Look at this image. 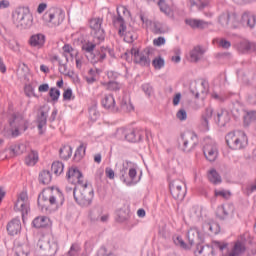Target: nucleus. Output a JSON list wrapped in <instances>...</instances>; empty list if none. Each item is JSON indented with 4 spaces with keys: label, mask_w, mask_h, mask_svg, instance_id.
Listing matches in <instances>:
<instances>
[{
    "label": "nucleus",
    "mask_w": 256,
    "mask_h": 256,
    "mask_svg": "<svg viewBox=\"0 0 256 256\" xmlns=\"http://www.w3.org/2000/svg\"><path fill=\"white\" fill-rule=\"evenodd\" d=\"M226 144L232 151H241L249 144L247 134L241 130L229 132L225 137Z\"/></svg>",
    "instance_id": "nucleus-1"
},
{
    "label": "nucleus",
    "mask_w": 256,
    "mask_h": 256,
    "mask_svg": "<svg viewBox=\"0 0 256 256\" xmlns=\"http://www.w3.org/2000/svg\"><path fill=\"white\" fill-rule=\"evenodd\" d=\"M73 195L76 203L80 205V207H89V205L93 203V188H89L87 183L76 186L73 189Z\"/></svg>",
    "instance_id": "nucleus-2"
},
{
    "label": "nucleus",
    "mask_w": 256,
    "mask_h": 256,
    "mask_svg": "<svg viewBox=\"0 0 256 256\" xmlns=\"http://www.w3.org/2000/svg\"><path fill=\"white\" fill-rule=\"evenodd\" d=\"M199 145V138L193 132H184L178 138V148L182 153H192Z\"/></svg>",
    "instance_id": "nucleus-3"
},
{
    "label": "nucleus",
    "mask_w": 256,
    "mask_h": 256,
    "mask_svg": "<svg viewBox=\"0 0 256 256\" xmlns=\"http://www.w3.org/2000/svg\"><path fill=\"white\" fill-rule=\"evenodd\" d=\"M95 47H97L95 43L86 42L82 45V51L86 53V57L91 61V63H102V61H105V53L107 49L105 46H102L96 54H94L93 52L95 51Z\"/></svg>",
    "instance_id": "nucleus-4"
},
{
    "label": "nucleus",
    "mask_w": 256,
    "mask_h": 256,
    "mask_svg": "<svg viewBox=\"0 0 256 256\" xmlns=\"http://www.w3.org/2000/svg\"><path fill=\"white\" fill-rule=\"evenodd\" d=\"M129 55L134 57V63L141 65L142 67H149L151 65V48H145L142 52H139L136 48H132L130 52H126L124 57L126 61H129Z\"/></svg>",
    "instance_id": "nucleus-5"
},
{
    "label": "nucleus",
    "mask_w": 256,
    "mask_h": 256,
    "mask_svg": "<svg viewBox=\"0 0 256 256\" xmlns=\"http://www.w3.org/2000/svg\"><path fill=\"white\" fill-rule=\"evenodd\" d=\"M63 203H65V197L59 190L55 195L47 197L45 194H43L42 196L38 197V205L42 209H47L49 205H52L54 209H59V207H62Z\"/></svg>",
    "instance_id": "nucleus-6"
},
{
    "label": "nucleus",
    "mask_w": 256,
    "mask_h": 256,
    "mask_svg": "<svg viewBox=\"0 0 256 256\" xmlns=\"http://www.w3.org/2000/svg\"><path fill=\"white\" fill-rule=\"evenodd\" d=\"M13 23L17 29H29L33 25V16L25 12V9L20 8L12 15Z\"/></svg>",
    "instance_id": "nucleus-7"
},
{
    "label": "nucleus",
    "mask_w": 256,
    "mask_h": 256,
    "mask_svg": "<svg viewBox=\"0 0 256 256\" xmlns=\"http://www.w3.org/2000/svg\"><path fill=\"white\" fill-rule=\"evenodd\" d=\"M170 193L173 199L183 201L187 195V185L181 179L173 180L169 183Z\"/></svg>",
    "instance_id": "nucleus-8"
},
{
    "label": "nucleus",
    "mask_w": 256,
    "mask_h": 256,
    "mask_svg": "<svg viewBox=\"0 0 256 256\" xmlns=\"http://www.w3.org/2000/svg\"><path fill=\"white\" fill-rule=\"evenodd\" d=\"M43 20L47 23L48 27H59L65 21V13L61 10H48L43 15Z\"/></svg>",
    "instance_id": "nucleus-9"
},
{
    "label": "nucleus",
    "mask_w": 256,
    "mask_h": 256,
    "mask_svg": "<svg viewBox=\"0 0 256 256\" xmlns=\"http://www.w3.org/2000/svg\"><path fill=\"white\" fill-rule=\"evenodd\" d=\"M38 247L44 256H54L57 253V249H59L57 242L47 238L40 239Z\"/></svg>",
    "instance_id": "nucleus-10"
},
{
    "label": "nucleus",
    "mask_w": 256,
    "mask_h": 256,
    "mask_svg": "<svg viewBox=\"0 0 256 256\" xmlns=\"http://www.w3.org/2000/svg\"><path fill=\"white\" fill-rule=\"evenodd\" d=\"M103 25V19L101 18H93L90 20V28L92 29V35L94 39H98V41H105V30L101 28Z\"/></svg>",
    "instance_id": "nucleus-11"
},
{
    "label": "nucleus",
    "mask_w": 256,
    "mask_h": 256,
    "mask_svg": "<svg viewBox=\"0 0 256 256\" xmlns=\"http://www.w3.org/2000/svg\"><path fill=\"white\" fill-rule=\"evenodd\" d=\"M16 211H21L22 219H25V215L29 213V196L27 192H21L14 206Z\"/></svg>",
    "instance_id": "nucleus-12"
},
{
    "label": "nucleus",
    "mask_w": 256,
    "mask_h": 256,
    "mask_svg": "<svg viewBox=\"0 0 256 256\" xmlns=\"http://www.w3.org/2000/svg\"><path fill=\"white\" fill-rule=\"evenodd\" d=\"M117 139H126L130 143H137V141H141V134H137V130H129L126 131L123 128H120L116 131Z\"/></svg>",
    "instance_id": "nucleus-13"
},
{
    "label": "nucleus",
    "mask_w": 256,
    "mask_h": 256,
    "mask_svg": "<svg viewBox=\"0 0 256 256\" xmlns=\"http://www.w3.org/2000/svg\"><path fill=\"white\" fill-rule=\"evenodd\" d=\"M66 177L69 181V183H72L73 185H78V187H81V185H85L83 182V173L79 171V168L72 166L69 168Z\"/></svg>",
    "instance_id": "nucleus-14"
},
{
    "label": "nucleus",
    "mask_w": 256,
    "mask_h": 256,
    "mask_svg": "<svg viewBox=\"0 0 256 256\" xmlns=\"http://www.w3.org/2000/svg\"><path fill=\"white\" fill-rule=\"evenodd\" d=\"M235 213V206L233 204H224L217 207L216 217L220 219V221H225L229 215H233Z\"/></svg>",
    "instance_id": "nucleus-15"
},
{
    "label": "nucleus",
    "mask_w": 256,
    "mask_h": 256,
    "mask_svg": "<svg viewBox=\"0 0 256 256\" xmlns=\"http://www.w3.org/2000/svg\"><path fill=\"white\" fill-rule=\"evenodd\" d=\"M240 23L241 25H243V27H247L248 29H255V25H256L255 13L248 10L244 11L241 15Z\"/></svg>",
    "instance_id": "nucleus-16"
},
{
    "label": "nucleus",
    "mask_w": 256,
    "mask_h": 256,
    "mask_svg": "<svg viewBox=\"0 0 256 256\" xmlns=\"http://www.w3.org/2000/svg\"><path fill=\"white\" fill-rule=\"evenodd\" d=\"M49 117V108L43 106L40 108V113L37 115L38 131L43 135V127L47 126V118Z\"/></svg>",
    "instance_id": "nucleus-17"
},
{
    "label": "nucleus",
    "mask_w": 256,
    "mask_h": 256,
    "mask_svg": "<svg viewBox=\"0 0 256 256\" xmlns=\"http://www.w3.org/2000/svg\"><path fill=\"white\" fill-rule=\"evenodd\" d=\"M237 49L239 53H242V54L256 53V42H252L249 40H242L238 44Z\"/></svg>",
    "instance_id": "nucleus-18"
},
{
    "label": "nucleus",
    "mask_w": 256,
    "mask_h": 256,
    "mask_svg": "<svg viewBox=\"0 0 256 256\" xmlns=\"http://www.w3.org/2000/svg\"><path fill=\"white\" fill-rule=\"evenodd\" d=\"M203 153L207 161H210L211 163H213V161L217 159V155H218L217 145H215L214 143L206 144L203 147Z\"/></svg>",
    "instance_id": "nucleus-19"
},
{
    "label": "nucleus",
    "mask_w": 256,
    "mask_h": 256,
    "mask_svg": "<svg viewBox=\"0 0 256 256\" xmlns=\"http://www.w3.org/2000/svg\"><path fill=\"white\" fill-rule=\"evenodd\" d=\"M185 23L191 27V29H207L211 23L201 20V19H193L187 18L185 19Z\"/></svg>",
    "instance_id": "nucleus-20"
},
{
    "label": "nucleus",
    "mask_w": 256,
    "mask_h": 256,
    "mask_svg": "<svg viewBox=\"0 0 256 256\" xmlns=\"http://www.w3.org/2000/svg\"><path fill=\"white\" fill-rule=\"evenodd\" d=\"M10 127H13L14 129L18 128V131H27L28 126L25 123V120H23L22 116L13 115L12 120H10Z\"/></svg>",
    "instance_id": "nucleus-21"
},
{
    "label": "nucleus",
    "mask_w": 256,
    "mask_h": 256,
    "mask_svg": "<svg viewBox=\"0 0 256 256\" xmlns=\"http://www.w3.org/2000/svg\"><path fill=\"white\" fill-rule=\"evenodd\" d=\"M121 11L122 13H125V11H127V8H125L124 6L117 8V18H114L113 22L114 23H119L120 25V29L118 31L119 35L123 36L125 35V30L127 29V27L125 26V20L123 19V16H121Z\"/></svg>",
    "instance_id": "nucleus-22"
},
{
    "label": "nucleus",
    "mask_w": 256,
    "mask_h": 256,
    "mask_svg": "<svg viewBox=\"0 0 256 256\" xmlns=\"http://www.w3.org/2000/svg\"><path fill=\"white\" fill-rule=\"evenodd\" d=\"M7 231L8 235L11 236L18 235V233H21V220H19V218L12 219L7 224Z\"/></svg>",
    "instance_id": "nucleus-23"
},
{
    "label": "nucleus",
    "mask_w": 256,
    "mask_h": 256,
    "mask_svg": "<svg viewBox=\"0 0 256 256\" xmlns=\"http://www.w3.org/2000/svg\"><path fill=\"white\" fill-rule=\"evenodd\" d=\"M246 250L247 248L245 247V241L237 240L227 256H241Z\"/></svg>",
    "instance_id": "nucleus-24"
},
{
    "label": "nucleus",
    "mask_w": 256,
    "mask_h": 256,
    "mask_svg": "<svg viewBox=\"0 0 256 256\" xmlns=\"http://www.w3.org/2000/svg\"><path fill=\"white\" fill-rule=\"evenodd\" d=\"M29 45L41 49L45 45V34L38 33L32 35L29 39Z\"/></svg>",
    "instance_id": "nucleus-25"
},
{
    "label": "nucleus",
    "mask_w": 256,
    "mask_h": 256,
    "mask_svg": "<svg viewBox=\"0 0 256 256\" xmlns=\"http://www.w3.org/2000/svg\"><path fill=\"white\" fill-rule=\"evenodd\" d=\"M194 255L196 256H214L213 248L209 245H201L198 244L196 246V250L194 251Z\"/></svg>",
    "instance_id": "nucleus-26"
},
{
    "label": "nucleus",
    "mask_w": 256,
    "mask_h": 256,
    "mask_svg": "<svg viewBox=\"0 0 256 256\" xmlns=\"http://www.w3.org/2000/svg\"><path fill=\"white\" fill-rule=\"evenodd\" d=\"M187 237L190 245H199V243H201V236L197 228H190Z\"/></svg>",
    "instance_id": "nucleus-27"
},
{
    "label": "nucleus",
    "mask_w": 256,
    "mask_h": 256,
    "mask_svg": "<svg viewBox=\"0 0 256 256\" xmlns=\"http://www.w3.org/2000/svg\"><path fill=\"white\" fill-rule=\"evenodd\" d=\"M49 217L47 216H38L32 221L33 227L35 229H45V227H49Z\"/></svg>",
    "instance_id": "nucleus-28"
},
{
    "label": "nucleus",
    "mask_w": 256,
    "mask_h": 256,
    "mask_svg": "<svg viewBox=\"0 0 256 256\" xmlns=\"http://www.w3.org/2000/svg\"><path fill=\"white\" fill-rule=\"evenodd\" d=\"M205 53V50L201 48V46H196L193 48V50L190 52V59L192 63H197L203 57Z\"/></svg>",
    "instance_id": "nucleus-29"
},
{
    "label": "nucleus",
    "mask_w": 256,
    "mask_h": 256,
    "mask_svg": "<svg viewBox=\"0 0 256 256\" xmlns=\"http://www.w3.org/2000/svg\"><path fill=\"white\" fill-rule=\"evenodd\" d=\"M203 231H209L211 235H217L219 231H221V228L219 227V224L214 222H205L202 225Z\"/></svg>",
    "instance_id": "nucleus-30"
},
{
    "label": "nucleus",
    "mask_w": 256,
    "mask_h": 256,
    "mask_svg": "<svg viewBox=\"0 0 256 256\" xmlns=\"http://www.w3.org/2000/svg\"><path fill=\"white\" fill-rule=\"evenodd\" d=\"M211 117H213V108H206L201 119V125L206 131H209V119H211Z\"/></svg>",
    "instance_id": "nucleus-31"
},
{
    "label": "nucleus",
    "mask_w": 256,
    "mask_h": 256,
    "mask_svg": "<svg viewBox=\"0 0 256 256\" xmlns=\"http://www.w3.org/2000/svg\"><path fill=\"white\" fill-rule=\"evenodd\" d=\"M102 106L104 109H110L111 111H115V98L113 95L108 94L102 100Z\"/></svg>",
    "instance_id": "nucleus-32"
},
{
    "label": "nucleus",
    "mask_w": 256,
    "mask_h": 256,
    "mask_svg": "<svg viewBox=\"0 0 256 256\" xmlns=\"http://www.w3.org/2000/svg\"><path fill=\"white\" fill-rule=\"evenodd\" d=\"M158 7H159L161 13H164V15H167V17L173 16V10L171 9V6H169V4H167V0H159Z\"/></svg>",
    "instance_id": "nucleus-33"
},
{
    "label": "nucleus",
    "mask_w": 256,
    "mask_h": 256,
    "mask_svg": "<svg viewBox=\"0 0 256 256\" xmlns=\"http://www.w3.org/2000/svg\"><path fill=\"white\" fill-rule=\"evenodd\" d=\"M2 135L7 139H11L19 137L21 135V132H19V128H14L10 126V128H4V130L2 131Z\"/></svg>",
    "instance_id": "nucleus-34"
},
{
    "label": "nucleus",
    "mask_w": 256,
    "mask_h": 256,
    "mask_svg": "<svg viewBox=\"0 0 256 256\" xmlns=\"http://www.w3.org/2000/svg\"><path fill=\"white\" fill-rule=\"evenodd\" d=\"M208 179H209L210 183H212L213 185H219L223 181V179L221 178V175H219L217 173V170H215V169H212L209 171Z\"/></svg>",
    "instance_id": "nucleus-35"
},
{
    "label": "nucleus",
    "mask_w": 256,
    "mask_h": 256,
    "mask_svg": "<svg viewBox=\"0 0 256 256\" xmlns=\"http://www.w3.org/2000/svg\"><path fill=\"white\" fill-rule=\"evenodd\" d=\"M215 121L217 125H219V127H225V125L229 123V115L227 114V112L221 111L220 113L217 114Z\"/></svg>",
    "instance_id": "nucleus-36"
},
{
    "label": "nucleus",
    "mask_w": 256,
    "mask_h": 256,
    "mask_svg": "<svg viewBox=\"0 0 256 256\" xmlns=\"http://www.w3.org/2000/svg\"><path fill=\"white\" fill-rule=\"evenodd\" d=\"M39 161V153L37 151L32 150L27 157L25 158L26 165L33 167Z\"/></svg>",
    "instance_id": "nucleus-37"
},
{
    "label": "nucleus",
    "mask_w": 256,
    "mask_h": 256,
    "mask_svg": "<svg viewBox=\"0 0 256 256\" xmlns=\"http://www.w3.org/2000/svg\"><path fill=\"white\" fill-rule=\"evenodd\" d=\"M230 20H231V13H229L228 11L222 12L218 16V23L219 25H221V27H228Z\"/></svg>",
    "instance_id": "nucleus-38"
},
{
    "label": "nucleus",
    "mask_w": 256,
    "mask_h": 256,
    "mask_svg": "<svg viewBox=\"0 0 256 256\" xmlns=\"http://www.w3.org/2000/svg\"><path fill=\"white\" fill-rule=\"evenodd\" d=\"M59 155L61 159H64V161H67V159H71V155H73V147L71 146H64L60 148Z\"/></svg>",
    "instance_id": "nucleus-39"
},
{
    "label": "nucleus",
    "mask_w": 256,
    "mask_h": 256,
    "mask_svg": "<svg viewBox=\"0 0 256 256\" xmlns=\"http://www.w3.org/2000/svg\"><path fill=\"white\" fill-rule=\"evenodd\" d=\"M51 172L49 170H43L39 174V182L42 183V185H49L51 183Z\"/></svg>",
    "instance_id": "nucleus-40"
},
{
    "label": "nucleus",
    "mask_w": 256,
    "mask_h": 256,
    "mask_svg": "<svg viewBox=\"0 0 256 256\" xmlns=\"http://www.w3.org/2000/svg\"><path fill=\"white\" fill-rule=\"evenodd\" d=\"M101 213H103V210H101V208H92L89 213L90 221H92V223L99 221V219H101Z\"/></svg>",
    "instance_id": "nucleus-41"
},
{
    "label": "nucleus",
    "mask_w": 256,
    "mask_h": 256,
    "mask_svg": "<svg viewBox=\"0 0 256 256\" xmlns=\"http://www.w3.org/2000/svg\"><path fill=\"white\" fill-rule=\"evenodd\" d=\"M154 33L156 35H164V33H169V26L156 22L154 23Z\"/></svg>",
    "instance_id": "nucleus-42"
},
{
    "label": "nucleus",
    "mask_w": 256,
    "mask_h": 256,
    "mask_svg": "<svg viewBox=\"0 0 256 256\" xmlns=\"http://www.w3.org/2000/svg\"><path fill=\"white\" fill-rule=\"evenodd\" d=\"M253 121H256V111H246V114L244 115V125L249 126Z\"/></svg>",
    "instance_id": "nucleus-43"
},
{
    "label": "nucleus",
    "mask_w": 256,
    "mask_h": 256,
    "mask_svg": "<svg viewBox=\"0 0 256 256\" xmlns=\"http://www.w3.org/2000/svg\"><path fill=\"white\" fill-rule=\"evenodd\" d=\"M16 256H29V246L27 244L18 245L15 247Z\"/></svg>",
    "instance_id": "nucleus-44"
},
{
    "label": "nucleus",
    "mask_w": 256,
    "mask_h": 256,
    "mask_svg": "<svg viewBox=\"0 0 256 256\" xmlns=\"http://www.w3.org/2000/svg\"><path fill=\"white\" fill-rule=\"evenodd\" d=\"M25 151V145L18 144L10 147V155L11 157H15L17 155H22Z\"/></svg>",
    "instance_id": "nucleus-45"
},
{
    "label": "nucleus",
    "mask_w": 256,
    "mask_h": 256,
    "mask_svg": "<svg viewBox=\"0 0 256 256\" xmlns=\"http://www.w3.org/2000/svg\"><path fill=\"white\" fill-rule=\"evenodd\" d=\"M211 247L213 249V253L215 252V249H218L219 251L223 252L225 251V249H229V243L214 240L212 241Z\"/></svg>",
    "instance_id": "nucleus-46"
},
{
    "label": "nucleus",
    "mask_w": 256,
    "mask_h": 256,
    "mask_svg": "<svg viewBox=\"0 0 256 256\" xmlns=\"http://www.w3.org/2000/svg\"><path fill=\"white\" fill-rule=\"evenodd\" d=\"M63 169H65V165H63V162L57 161L54 162L51 166V171L54 173V175H61L63 173Z\"/></svg>",
    "instance_id": "nucleus-47"
},
{
    "label": "nucleus",
    "mask_w": 256,
    "mask_h": 256,
    "mask_svg": "<svg viewBox=\"0 0 256 256\" xmlns=\"http://www.w3.org/2000/svg\"><path fill=\"white\" fill-rule=\"evenodd\" d=\"M117 217H118L117 221L119 223H125V221L129 220V210H123V209L118 210Z\"/></svg>",
    "instance_id": "nucleus-48"
},
{
    "label": "nucleus",
    "mask_w": 256,
    "mask_h": 256,
    "mask_svg": "<svg viewBox=\"0 0 256 256\" xmlns=\"http://www.w3.org/2000/svg\"><path fill=\"white\" fill-rule=\"evenodd\" d=\"M83 157H85V146L81 144L75 151L74 161L79 162Z\"/></svg>",
    "instance_id": "nucleus-49"
},
{
    "label": "nucleus",
    "mask_w": 256,
    "mask_h": 256,
    "mask_svg": "<svg viewBox=\"0 0 256 256\" xmlns=\"http://www.w3.org/2000/svg\"><path fill=\"white\" fill-rule=\"evenodd\" d=\"M120 107L124 113H131V111L135 110V107L133 106V104L131 102H127V100L125 99L121 101Z\"/></svg>",
    "instance_id": "nucleus-50"
},
{
    "label": "nucleus",
    "mask_w": 256,
    "mask_h": 256,
    "mask_svg": "<svg viewBox=\"0 0 256 256\" xmlns=\"http://www.w3.org/2000/svg\"><path fill=\"white\" fill-rule=\"evenodd\" d=\"M141 89L145 93L146 97H151L153 93H155V90L153 89V86L151 85V83L142 84Z\"/></svg>",
    "instance_id": "nucleus-51"
},
{
    "label": "nucleus",
    "mask_w": 256,
    "mask_h": 256,
    "mask_svg": "<svg viewBox=\"0 0 256 256\" xmlns=\"http://www.w3.org/2000/svg\"><path fill=\"white\" fill-rule=\"evenodd\" d=\"M127 166L123 165V168L120 170V180L127 185H131V181L127 177Z\"/></svg>",
    "instance_id": "nucleus-52"
},
{
    "label": "nucleus",
    "mask_w": 256,
    "mask_h": 256,
    "mask_svg": "<svg viewBox=\"0 0 256 256\" xmlns=\"http://www.w3.org/2000/svg\"><path fill=\"white\" fill-rule=\"evenodd\" d=\"M49 97H51L52 101H59V97H61V91L57 88H51L49 91Z\"/></svg>",
    "instance_id": "nucleus-53"
},
{
    "label": "nucleus",
    "mask_w": 256,
    "mask_h": 256,
    "mask_svg": "<svg viewBox=\"0 0 256 256\" xmlns=\"http://www.w3.org/2000/svg\"><path fill=\"white\" fill-rule=\"evenodd\" d=\"M89 116L92 121H97V117H99V111H97V104H94L89 108Z\"/></svg>",
    "instance_id": "nucleus-54"
},
{
    "label": "nucleus",
    "mask_w": 256,
    "mask_h": 256,
    "mask_svg": "<svg viewBox=\"0 0 256 256\" xmlns=\"http://www.w3.org/2000/svg\"><path fill=\"white\" fill-rule=\"evenodd\" d=\"M24 93L26 97H38L37 94H35V88H33L31 84L24 87Z\"/></svg>",
    "instance_id": "nucleus-55"
},
{
    "label": "nucleus",
    "mask_w": 256,
    "mask_h": 256,
    "mask_svg": "<svg viewBox=\"0 0 256 256\" xmlns=\"http://www.w3.org/2000/svg\"><path fill=\"white\" fill-rule=\"evenodd\" d=\"M59 73L66 75V77H73V72L68 71L67 64L59 62Z\"/></svg>",
    "instance_id": "nucleus-56"
},
{
    "label": "nucleus",
    "mask_w": 256,
    "mask_h": 256,
    "mask_svg": "<svg viewBox=\"0 0 256 256\" xmlns=\"http://www.w3.org/2000/svg\"><path fill=\"white\" fill-rule=\"evenodd\" d=\"M152 65L155 69H163V67H165V60L163 58H155L152 61Z\"/></svg>",
    "instance_id": "nucleus-57"
},
{
    "label": "nucleus",
    "mask_w": 256,
    "mask_h": 256,
    "mask_svg": "<svg viewBox=\"0 0 256 256\" xmlns=\"http://www.w3.org/2000/svg\"><path fill=\"white\" fill-rule=\"evenodd\" d=\"M173 242L177 245V247H181V249H187V244L185 241H183L181 236L174 237Z\"/></svg>",
    "instance_id": "nucleus-58"
},
{
    "label": "nucleus",
    "mask_w": 256,
    "mask_h": 256,
    "mask_svg": "<svg viewBox=\"0 0 256 256\" xmlns=\"http://www.w3.org/2000/svg\"><path fill=\"white\" fill-rule=\"evenodd\" d=\"M81 251V248L77 244H72L70 250L67 253V256H76L78 252Z\"/></svg>",
    "instance_id": "nucleus-59"
},
{
    "label": "nucleus",
    "mask_w": 256,
    "mask_h": 256,
    "mask_svg": "<svg viewBox=\"0 0 256 256\" xmlns=\"http://www.w3.org/2000/svg\"><path fill=\"white\" fill-rule=\"evenodd\" d=\"M98 256H115L111 250H108L107 247L102 246L98 251Z\"/></svg>",
    "instance_id": "nucleus-60"
},
{
    "label": "nucleus",
    "mask_w": 256,
    "mask_h": 256,
    "mask_svg": "<svg viewBox=\"0 0 256 256\" xmlns=\"http://www.w3.org/2000/svg\"><path fill=\"white\" fill-rule=\"evenodd\" d=\"M176 117L179 119V121H187V111L183 108L178 110Z\"/></svg>",
    "instance_id": "nucleus-61"
},
{
    "label": "nucleus",
    "mask_w": 256,
    "mask_h": 256,
    "mask_svg": "<svg viewBox=\"0 0 256 256\" xmlns=\"http://www.w3.org/2000/svg\"><path fill=\"white\" fill-rule=\"evenodd\" d=\"M215 196L216 197H223V199H229V197H231V192L226 191V190H219V191H215Z\"/></svg>",
    "instance_id": "nucleus-62"
},
{
    "label": "nucleus",
    "mask_w": 256,
    "mask_h": 256,
    "mask_svg": "<svg viewBox=\"0 0 256 256\" xmlns=\"http://www.w3.org/2000/svg\"><path fill=\"white\" fill-rule=\"evenodd\" d=\"M135 39H137V35L131 33V32H127L125 35H124V41L126 43H133V41H135Z\"/></svg>",
    "instance_id": "nucleus-63"
},
{
    "label": "nucleus",
    "mask_w": 256,
    "mask_h": 256,
    "mask_svg": "<svg viewBox=\"0 0 256 256\" xmlns=\"http://www.w3.org/2000/svg\"><path fill=\"white\" fill-rule=\"evenodd\" d=\"M165 43H166L165 37L160 36L153 40V45H155L156 47H161V45H165Z\"/></svg>",
    "instance_id": "nucleus-64"
}]
</instances>
